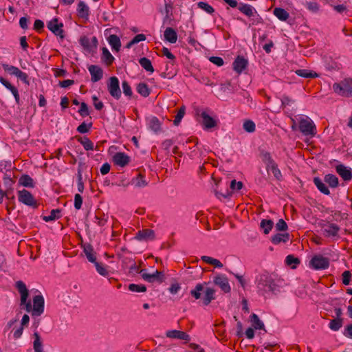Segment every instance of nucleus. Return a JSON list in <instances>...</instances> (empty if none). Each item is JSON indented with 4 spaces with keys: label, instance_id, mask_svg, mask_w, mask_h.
Wrapping results in <instances>:
<instances>
[{
    "label": "nucleus",
    "instance_id": "obj_54",
    "mask_svg": "<svg viewBox=\"0 0 352 352\" xmlns=\"http://www.w3.org/2000/svg\"><path fill=\"white\" fill-rule=\"evenodd\" d=\"M98 273L103 276H107L109 275L108 270L103 266L101 263L96 262L94 263Z\"/></svg>",
    "mask_w": 352,
    "mask_h": 352
},
{
    "label": "nucleus",
    "instance_id": "obj_37",
    "mask_svg": "<svg viewBox=\"0 0 352 352\" xmlns=\"http://www.w3.org/2000/svg\"><path fill=\"white\" fill-rule=\"evenodd\" d=\"M238 9L244 14L248 16H252L254 15V8L250 4L240 3Z\"/></svg>",
    "mask_w": 352,
    "mask_h": 352
},
{
    "label": "nucleus",
    "instance_id": "obj_48",
    "mask_svg": "<svg viewBox=\"0 0 352 352\" xmlns=\"http://www.w3.org/2000/svg\"><path fill=\"white\" fill-rule=\"evenodd\" d=\"M197 7L210 14H212L214 12V9L206 2H198Z\"/></svg>",
    "mask_w": 352,
    "mask_h": 352
},
{
    "label": "nucleus",
    "instance_id": "obj_50",
    "mask_svg": "<svg viewBox=\"0 0 352 352\" xmlns=\"http://www.w3.org/2000/svg\"><path fill=\"white\" fill-rule=\"evenodd\" d=\"M285 263L287 265L291 266L292 269H295L296 267V265L300 263V260L294 256L290 254L286 257Z\"/></svg>",
    "mask_w": 352,
    "mask_h": 352
},
{
    "label": "nucleus",
    "instance_id": "obj_10",
    "mask_svg": "<svg viewBox=\"0 0 352 352\" xmlns=\"http://www.w3.org/2000/svg\"><path fill=\"white\" fill-rule=\"evenodd\" d=\"M79 41L83 49L88 52H93L97 48L98 39L96 36H93L90 41L89 38L84 36L80 37Z\"/></svg>",
    "mask_w": 352,
    "mask_h": 352
},
{
    "label": "nucleus",
    "instance_id": "obj_34",
    "mask_svg": "<svg viewBox=\"0 0 352 352\" xmlns=\"http://www.w3.org/2000/svg\"><path fill=\"white\" fill-rule=\"evenodd\" d=\"M34 341L33 342V348L34 352H44L43 348V343L41 339V336L37 331H35L33 334Z\"/></svg>",
    "mask_w": 352,
    "mask_h": 352
},
{
    "label": "nucleus",
    "instance_id": "obj_8",
    "mask_svg": "<svg viewBox=\"0 0 352 352\" xmlns=\"http://www.w3.org/2000/svg\"><path fill=\"white\" fill-rule=\"evenodd\" d=\"M107 89L109 94L116 100L121 98L122 92L120 88L119 80L116 76L110 77L107 83Z\"/></svg>",
    "mask_w": 352,
    "mask_h": 352
},
{
    "label": "nucleus",
    "instance_id": "obj_25",
    "mask_svg": "<svg viewBox=\"0 0 352 352\" xmlns=\"http://www.w3.org/2000/svg\"><path fill=\"white\" fill-rule=\"evenodd\" d=\"M148 129L153 131L155 133H158L162 131V123L155 116H153L148 120Z\"/></svg>",
    "mask_w": 352,
    "mask_h": 352
},
{
    "label": "nucleus",
    "instance_id": "obj_44",
    "mask_svg": "<svg viewBox=\"0 0 352 352\" xmlns=\"http://www.w3.org/2000/svg\"><path fill=\"white\" fill-rule=\"evenodd\" d=\"M260 226L263 229L264 234H267L272 229L274 222L270 219H263Z\"/></svg>",
    "mask_w": 352,
    "mask_h": 352
},
{
    "label": "nucleus",
    "instance_id": "obj_51",
    "mask_svg": "<svg viewBox=\"0 0 352 352\" xmlns=\"http://www.w3.org/2000/svg\"><path fill=\"white\" fill-rule=\"evenodd\" d=\"M1 66L5 70V72H8L10 75L16 76L19 69L15 66L10 65L6 63H1Z\"/></svg>",
    "mask_w": 352,
    "mask_h": 352
},
{
    "label": "nucleus",
    "instance_id": "obj_28",
    "mask_svg": "<svg viewBox=\"0 0 352 352\" xmlns=\"http://www.w3.org/2000/svg\"><path fill=\"white\" fill-rule=\"evenodd\" d=\"M78 16L80 18L87 19L89 15V8L84 1H80L77 7Z\"/></svg>",
    "mask_w": 352,
    "mask_h": 352
},
{
    "label": "nucleus",
    "instance_id": "obj_40",
    "mask_svg": "<svg viewBox=\"0 0 352 352\" xmlns=\"http://www.w3.org/2000/svg\"><path fill=\"white\" fill-rule=\"evenodd\" d=\"M139 63L146 72L151 73L154 72L151 61L148 58L146 57L141 58L139 59Z\"/></svg>",
    "mask_w": 352,
    "mask_h": 352
},
{
    "label": "nucleus",
    "instance_id": "obj_47",
    "mask_svg": "<svg viewBox=\"0 0 352 352\" xmlns=\"http://www.w3.org/2000/svg\"><path fill=\"white\" fill-rule=\"evenodd\" d=\"M19 184L27 188H33L34 186L32 177H19Z\"/></svg>",
    "mask_w": 352,
    "mask_h": 352
},
{
    "label": "nucleus",
    "instance_id": "obj_61",
    "mask_svg": "<svg viewBox=\"0 0 352 352\" xmlns=\"http://www.w3.org/2000/svg\"><path fill=\"white\" fill-rule=\"evenodd\" d=\"M93 104L96 110H101L104 107V104L102 101L99 100L96 96H92Z\"/></svg>",
    "mask_w": 352,
    "mask_h": 352
},
{
    "label": "nucleus",
    "instance_id": "obj_58",
    "mask_svg": "<svg viewBox=\"0 0 352 352\" xmlns=\"http://www.w3.org/2000/svg\"><path fill=\"white\" fill-rule=\"evenodd\" d=\"M299 129L304 135H308V121L307 120L302 119L300 121Z\"/></svg>",
    "mask_w": 352,
    "mask_h": 352
},
{
    "label": "nucleus",
    "instance_id": "obj_31",
    "mask_svg": "<svg viewBox=\"0 0 352 352\" xmlns=\"http://www.w3.org/2000/svg\"><path fill=\"white\" fill-rule=\"evenodd\" d=\"M314 182L317 188L324 195H329L330 191L328 186L326 185L327 183L323 182L320 177H314Z\"/></svg>",
    "mask_w": 352,
    "mask_h": 352
},
{
    "label": "nucleus",
    "instance_id": "obj_16",
    "mask_svg": "<svg viewBox=\"0 0 352 352\" xmlns=\"http://www.w3.org/2000/svg\"><path fill=\"white\" fill-rule=\"evenodd\" d=\"M248 61L242 56H237L232 63L233 69L237 73L241 74L247 68Z\"/></svg>",
    "mask_w": 352,
    "mask_h": 352
},
{
    "label": "nucleus",
    "instance_id": "obj_14",
    "mask_svg": "<svg viewBox=\"0 0 352 352\" xmlns=\"http://www.w3.org/2000/svg\"><path fill=\"white\" fill-rule=\"evenodd\" d=\"M197 143L198 142L197 138H190L184 144V149L187 152V154L190 156V158H194L197 155V152L196 150Z\"/></svg>",
    "mask_w": 352,
    "mask_h": 352
},
{
    "label": "nucleus",
    "instance_id": "obj_46",
    "mask_svg": "<svg viewBox=\"0 0 352 352\" xmlns=\"http://www.w3.org/2000/svg\"><path fill=\"white\" fill-rule=\"evenodd\" d=\"M185 112H186V107H185V106L183 105L179 108V109L177 111V113L175 116V120H173V124L175 126H178L180 124L182 118H184V116L185 115Z\"/></svg>",
    "mask_w": 352,
    "mask_h": 352
},
{
    "label": "nucleus",
    "instance_id": "obj_49",
    "mask_svg": "<svg viewBox=\"0 0 352 352\" xmlns=\"http://www.w3.org/2000/svg\"><path fill=\"white\" fill-rule=\"evenodd\" d=\"M122 87L124 94L129 98H131L133 94L129 83L126 80H124L122 82Z\"/></svg>",
    "mask_w": 352,
    "mask_h": 352
},
{
    "label": "nucleus",
    "instance_id": "obj_9",
    "mask_svg": "<svg viewBox=\"0 0 352 352\" xmlns=\"http://www.w3.org/2000/svg\"><path fill=\"white\" fill-rule=\"evenodd\" d=\"M45 300L42 295L33 297L32 316H39L44 312Z\"/></svg>",
    "mask_w": 352,
    "mask_h": 352
},
{
    "label": "nucleus",
    "instance_id": "obj_20",
    "mask_svg": "<svg viewBox=\"0 0 352 352\" xmlns=\"http://www.w3.org/2000/svg\"><path fill=\"white\" fill-rule=\"evenodd\" d=\"M15 287L21 294V304L25 302L29 296V291L22 280L16 282Z\"/></svg>",
    "mask_w": 352,
    "mask_h": 352
},
{
    "label": "nucleus",
    "instance_id": "obj_5",
    "mask_svg": "<svg viewBox=\"0 0 352 352\" xmlns=\"http://www.w3.org/2000/svg\"><path fill=\"white\" fill-rule=\"evenodd\" d=\"M260 157L266 165V170L269 175H273V176H278L280 175V171L278 169L277 164L272 159L269 152L263 150L261 151L260 153Z\"/></svg>",
    "mask_w": 352,
    "mask_h": 352
},
{
    "label": "nucleus",
    "instance_id": "obj_21",
    "mask_svg": "<svg viewBox=\"0 0 352 352\" xmlns=\"http://www.w3.org/2000/svg\"><path fill=\"white\" fill-rule=\"evenodd\" d=\"M83 252L87 260L91 263L96 261V252L94 250L93 246L90 243H85L82 245Z\"/></svg>",
    "mask_w": 352,
    "mask_h": 352
},
{
    "label": "nucleus",
    "instance_id": "obj_4",
    "mask_svg": "<svg viewBox=\"0 0 352 352\" xmlns=\"http://www.w3.org/2000/svg\"><path fill=\"white\" fill-rule=\"evenodd\" d=\"M333 91L343 97H352V78H345L338 83L333 85Z\"/></svg>",
    "mask_w": 352,
    "mask_h": 352
},
{
    "label": "nucleus",
    "instance_id": "obj_36",
    "mask_svg": "<svg viewBox=\"0 0 352 352\" xmlns=\"http://www.w3.org/2000/svg\"><path fill=\"white\" fill-rule=\"evenodd\" d=\"M339 230V227L335 223L328 224L324 228V232L327 236H336Z\"/></svg>",
    "mask_w": 352,
    "mask_h": 352
},
{
    "label": "nucleus",
    "instance_id": "obj_29",
    "mask_svg": "<svg viewBox=\"0 0 352 352\" xmlns=\"http://www.w3.org/2000/svg\"><path fill=\"white\" fill-rule=\"evenodd\" d=\"M165 39L170 43H175L177 40V34L173 28H167L164 33Z\"/></svg>",
    "mask_w": 352,
    "mask_h": 352
},
{
    "label": "nucleus",
    "instance_id": "obj_6",
    "mask_svg": "<svg viewBox=\"0 0 352 352\" xmlns=\"http://www.w3.org/2000/svg\"><path fill=\"white\" fill-rule=\"evenodd\" d=\"M309 265L316 270H326L329 266V260L321 254H316L309 261Z\"/></svg>",
    "mask_w": 352,
    "mask_h": 352
},
{
    "label": "nucleus",
    "instance_id": "obj_64",
    "mask_svg": "<svg viewBox=\"0 0 352 352\" xmlns=\"http://www.w3.org/2000/svg\"><path fill=\"white\" fill-rule=\"evenodd\" d=\"M15 76H16L19 79H20L24 83L29 85L28 75L26 73H25L19 69V72H17V74Z\"/></svg>",
    "mask_w": 352,
    "mask_h": 352
},
{
    "label": "nucleus",
    "instance_id": "obj_24",
    "mask_svg": "<svg viewBox=\"0 0 352 352\" xmlns=\"http://www.w3.org/2000/svg\"><path fill=\"white\" fill-rule=\"evenodd\" d=\"M201 117L202 118V124L205 129H212L217 125L216 120L210 116L206 112L203 111L201 113Z\"/></svg>",
    "mask_w": 352,
    "mask_h": 352
},
{
    "label": "nucleus",
    "instance_id": "obj_12",
    "mask_svg": "<svg viewBox=\"0 0 352 352\" xmlns=\"http://www.w3.org/2000/svg\"><path fill=\"white\" fill-rule=\"evenodd\" d=\"M142 278L148 282L154 283L157 282L162 283L164 280V274L163 272L156 270L153 274H148L146 271L142 272Z\"/></svg>",
    "mask_w": 352,
    "mask_h": 352
},
{
    "label": "nucleus",
    "instance_id": "obj_23",
    "mask_svg": "<svg viewBox=\"0 0 352 352\" xmlns=\"http://www.w3.org/2000/svg\"><path fill=\"white\" fill-rule=\"evenodd\" d=\"M0 82L12 92L15 98L16 104H19L20 96L16 87L13 86L10 82L6 80L3 77H0Z\"/></svg>",
    "mask_w": 352,
    "mask_h": 352
},
{
    "label": "nucleus",
    "instance_id": "obj_30",
    "mask_svg": "<svg viewBox=\"0 0 352 352\" xmlns=\"http://www.w3.org/2000/svg\"><path fill=\"white\" fill-rule=\"evenodd\" d=\"M289 233H277L272 236L271 241L275 245H278L280 243H287L289 240Z\"/></svg>",
    "mask_w": 352,
    "mask_h": 352
},
{
    "label": "nucleus",
    "instance_id": "obj_53",
    "mask_svg": "<svg viewBox=\"0 0 352 352\" xmlns=\"http://www.w3.org/2000/svg\"><path fill=\"white\" fill-rule=\"evenodd\" d=\"M129 289L133 292H145L146 291V287L144 285L131 283L129 285Z\"/></svg>",
    "mask_w": 352,
    "mask_h": 352
},
{
    "label": "nucleus",
    "instance_id": "obj_62",
    "mask_svg": "<svg viewBox=\"0 0 352 352\" xmlns=\"http://www.w3.org/2000/svg\"><path fill=\"white\" fill-rule=\"evenodd\" d=\"M78 113L82 117L87 116L89 114L87 104L85 102L80 104V107L78 110Z\"/></svg>",
    "mask_w": 352,
    "mask_h": 352
},
{
    "label": "nucleus",
    "instance_id": "obj_18",
    "mask_svg": "<svg viewBox=\"0 0 352 352\" xmlns=\"http://www.w3.org/2000/svg\"><path fill=\"white\" fill-rule=\"evenodd\" d=\"M88 70L91 74V80L93 82L100 80L103 77L102 69L95 65H91L88 67Z\"/></svg>",
    "mask_w": 352,
    "mask_h": 352
},
{
    "label": "nucleus",
    "instance_id": "obj_13",
    "mask_svg": "<svg viewBox=\"0 0 352 352\" xmlns=\"http://www.w3.org/2000/svg\"><path fill=\"white\" fill-rule=\"evenodd\" d=\"M213 283L225 293H229L231 290L228 279L225 275L218 274L214 278Z\"/></svg>",
    "mask_w": 352,
    "mask_h": 352
},
{
    "label": "nucleus",
    "instance_id": "obj_22",
    "mask_svg": "<svg viewBox=\"0 0 352 352\" xmlns=\"http://www.w3.org/2000/svg\"><path fill=\"white\" fill-rule=\"evenodd\" d=\"M166 335L168 338H177L179 340H186L187 342L190 340V336L188 334H187L184 331L179 330L168 331Z\"/></svg>",
    "mask_w": 352,
    "mask_h": 352
},
{
    "label": "nucleus",
    "instance_id": "obj_42",
    "mask_svg": "<svg viewBox=\"0 0 352 352\" xmlns=\"http://www.w3.org/2000/svg\"><path fill=\"white\" fill-rule=\"evenodd\" d=\"M201 260L206 263L214 265L215 267L221 268L223 267V264L220 261L208 256H201Z\"/></svg>",
    "mask_w": 352,
    "mask_h": 352
},
{
    "label": "nucleus",
    "instance_id": "obj_19",
    "mask_svg": "<svg viewBox=\"0 0 352 352\" xmlns=\"http://www.w3.org/2000/svg\"><path fill=\"white\" fill-rule=\"evenodd\" d=\"M113 162L115 164L124 167L130 162V157L122 152H118L113 156Z\"/></svg>",
    "mask_w": 352,
    "mask_h": 352
},
{
    "label": "nucleus",
    "instance_id": "obj_32",
    "mask_svg": "<svg viewBox=\"0 0 352 352\" xmlns=\"http://www.w3.org/2000/svg\"><path fill=\"white\" fill-rule=\"evenodd\" d=\"M108 42L111 46L112 49L118 52L121 47V41L120 38L116 34H111L108 37Z\"/></svg>",
    "mask_w": 352,
    "mask_h": 352
},
{
    "label": "nucleus",
    "instance_id": "obj_63",
    "mask_svg": "<svg viewBox=\"0 0 352 352\" xmlns=\"http://www.w3.org/2000/svg\"><path fill=\"white\" fill-rule=\"evenodd\" d=\"M82 204V197L80 194H76L74 196V207L76 210H80Z\"/></svg>",
    "mask_w": 352,
    "mask_h": 352
},
{
    "label": "nucleus",
    "instance_id": "obj_3",
    "mask_svg": "<svg viewBox=\"0 0 352 352\" xmlns=\"http://www.w3.org/2000/svg\"><path fill=\"white\" fill-rule=\"evenodd\" d=\"M243 183L242 182H237L236 179H232L230 184L226 182L224 185L225 192H219L215 190V197L221 200V198L230 199L234 194L238 193L243 188Z\"/></svg>",
    "mask_w": 352,
    "mask_h": 352
},
{
    "label": "nucleus",
    "instance_id": "obj_39",
    "mask_svg": "<svg viewBox=\"0 0 352 352\" xmlns=\"http://www.w3.org/2000/svg\"><path fill=\"white\" fill-rule=\"evenodd\" d=\"M137 91L143 97H148L151 94V89L144 82H140L137 85Z\"/></svg>",
    "mask_w": 352,
    "mask_h": 352
},
{
    "label": "nucleus",
    "instance_id": "obj_60",
    "mask_svg": "<svg viewBox=\"0 0 352 352\" xmlns=\"http://www.w3.org/2000/svg\"><path fill=\"white\" fill-rule=\"evenodd\" d=\"M287 228V224L283 219H280L276 224V229L278 231H285Z\"/></svg>",
    "mask_w": 352,
    "mask_h": 352
},
{
    "label": "nucleus",
    "instance_id": "obj_55",
    "mask_svg": "<svg viewBox=\"0 0 352 352\" xmlns=\"http://www.w3.org/2000/svg\"><path fill=\"white\" fill-rule=\"evenodd\" d=\"M146 270H140L139 266L136 265V263L134 262L129 267V274L131 276H135L137 274H140L141 276L142 275V272H144Z\"/></svg>",
    "mask_w": 352,
    "mask_h": 352
},
{
    "label": "nucleus",
    "instance_id": "obj_27",
    "mask_svg": "<svg viewBox=\"0 0 352 352\" xmlns=\"http://www.w3.org/2000/svg\"><path fill=\"white\" fill-rule=\"evenodd\" d=\"M75 138L77 140L78 142H80L82 145L85 151H88L94 150V143L87 136L81 137L79 135H76L75 136Z\"/></svg>",
    "mask_w": 352,
    "mask_h": 352
},
{
    "label": "nucleus",
    "instance_id": "obj_1",
    "mask_svg": "<svg viewBox=\"0 0 352 352\" xmlns=\"http://www.w3.org/2000/svg\"><path fill=\"white\" fill-rule=\"evenodd\" d=\"M256 283L258 292H261L262 294L267 292L276 294L280 292L279 285L267 272L259 274L256 277Z\"/></svg>",
    "mask_w": 352,
    "mask_h": 352
},
{
    "label": "nucleus",
    "instance_id": "obj_33",
    "mask_svg": "<svg viewBox=\"0 0 352 352\" xmlns=\"http://www.w3.org/2000/svg\"><path fill=\"white\" fill-rule=\"evenodd\" d=\"M250 321L252 325L255 329H262L265 332L267 331L265 329L263 322L259 319L258 316L256 314H252L250 316Z\"/></svg>",
    "mask_w": 352,
    "mask_h": 352
},
{
    "label": "nucleus",
    "instance_id": "obj_2",
    "mask_svg": "<svg viewBox=\"0 0 352 352\" xmlns=\"http://www.w3.org/2000/svg\"><path fill=\"white\" fill-rule=\"evenodd\" d=\"M206 283H198L196 285L195 289L190 291V294L192 297H194L196 300L200 299L201 296L202 292L204 293V296L202 298V302L204 305H208L212 300L215 299L214 294L215 290L210 287H207L204 289V285H206Z\"/></svg>",
    "mask_w": 352,
    "mask_h": 352
},
{
    "label": "nucleus",
    "instance_id": "obj_38",
    "mask_svg": "<svg viewBox=\"0 0 352 352\" xmlns=\"http://www.w3.org/2000/svg\"><path fill=\"white\" fill-rule=\"evenodd\" d=\"M336 170L340 176H352V169L343 164L337 165Z\"/></svg>",
    "mask_w": 352,
    "mask_h": 352
},
{
    "label": "nucleus",
    "instance_id": "obj_26",
    "mask_svg": "<svg viewBox=\"0 0 352 352\" xmlns=\"http://www.w3.org/2000/svg\"><path fill=\"white\" fill-rule=\"evenodd\" d=\"M115 60V58L110 53L109 50L104 47L102 48V56L101 60L103 63H104L107 66H110L112 65Z\"/></svg>",
    "mask_w": 352,
    "mask_h": 352
},
{
    "label": "nucleus",
    "instance_id": "obj_7",
    "mask_svg": "<svg viewBox=\"0 0 352 352\" xmlns=\"http://www.w3.org/2000/svg\"><path fill=\"white\" fill-rule=\"evenodd\" d=\"M18 199L23 204L30 206L34 209L38 207V204L34 199V196L27 190L23 189L18 192Z\"/></svg>",
    "mask_w": 352,
    "mask_h": 352
},
{
    "label": "nucleus",
    "instance_id": "obj_59",
    "mask_svg": "<svg viewBox=\"0 0 352 352\" xmlns=\"http://www.w3.org/2000/svg\"><path fill=\"white\" fill-rule=\"evenodd\" d=\"M324 182L331 188L337 187L339 184L338 177H324Z\"/></svg>",
    "mask_w": 352,
    "mask_h": 352
},
{
    "label": "nucleus",
    "instance_id": "obj_57",
    "mask_svg": "<svg viewBox=\"0 0 352 352\" xmlns=\"http://www.w3.org/2000/svg\"><path fill=\"white\" fill-rule=\"evenodd\" d=\"M280 100L281 107L283 108H286L287 106H290L292 104L294 103V100H293L292 98L286 95H283Z\"/></svg>",
    "mask_w": 352,
    "mask_h": 352
},
{
    "label": "nucleus",
    "instance_id": "obj_11",
    "mask_svg": "<svg viewBox=\"0 0 352 352\" xmlns=\"http://www.w3.org/2000/svg\"><path fill=\"white\" fill-rule=\"evenodd\" d=\"M47 28L52 31L55 35L58 36L61 39L65 38L64 30H63V24L58 23V19L54 18L47 24Z\"/></svg>",
    "mask_w": 352,
    "mask_h": 352
},
{
    "label": "nucleus",
    "instance_id": "obj_52",
    "mask_svg": "<svg viewBox=\"0 0 352 352\" xmlns=\"http://www.w3.org/2000/svg\"><path fill=\"white\" fill-rule=\"evenodd\" d=\"M243 128L248 133H253L255 131L256 126L253 121L247 120L243 122Z\"/></svg>",
    "mask_w": 352,
    "mask_h": 352
},
{
    "label": "nucleus",
    "instance_id": "obj_45",
    "mask_svg": "<svg viewBox=\"0 0 352 352\" xmlns=\"http://www.w3.org/2000/svg\"><path fill=\"white\" fill-rule=\"evenodd\" d=\"M342 318H336L331 320L329 324V327L335 331H338L342 326Z\"/></svg>",
    "mask_w": 352,
    "mask_h": 352
},
{
    "label": "nucleus",
    "instance_id": "obj_15",
    "mask_svg": "<svg viewBox=\"0 0 352 352\" xmlns=\"http://www.w3.org/2000/svg\"><path fill=\"white\" fill-rule=\"evenodd\" d=\"M121 184L123 187H126L129 185L133 186L134 188H142L147 186L149 181H146L145 177H130L129 180H124Z\"/></svg>",
    "mask_w": 352,
    "mask_h": 352
},
{
    "label": "nucleus",
    "instance_id": "obj_56",
    "mask_svg": "<svg viewBox=\"0 0 352 352\" xmlns=\"http://www.w3.org/2000/svg\"><path fill=\"white\" fill-rule=\"evenodd\" d=\"M92 126V123L90 122L89 124H87L85 122L80 124L76 129V131L80 133H86Z\"/></svg>",
    "mask_w": 352,
    "mask_h": 352
},
{
    "label": "nucleus",
    "instance_id": "obj_41",
    "mask_svg": "<svg viewBox=\"0 0 352 352\" xmlns=\"http://www.w3.org/2000/svg\"><path fill=\"white\" fill-rule=\"evenodd\" d=\"M211 179L214 184V187L213 188V192L214 194L216 190L219 192H225L224 185L226 182H223L221 177H211Z\"/></svg>",
    "mask_w": 352,
    "mask_h": 352
},
{
    "label": "nucleus",
    "instance_id": "obj_35",
    "mask_svg": "<svg viewBox=\"0 0 352 352\" xmlns=\"http://www.w3.org/2000/svg\"><path fill=\"white\" fill-rule=\"evenodd\" d=\"M273 14L280 21H285L288 19L289 14L283 8H275L273 11Z\"/></svg>",
    "mask_w": 352,
    "mask_h": 352
},
{
    "label": "nucleus",
    "instance_id": "obj_17",
    "mask_svg": "<svg viewBox=\"0 0 352 352\" xmlns=\"http://www.w3.org/2000/svg\"><path fill=\"white\" fill-rule=\"evenodd\" d=\"M135 238L138 241H152L155 239V234L151 229H142L136 233Z\"/></svg>",
    "mask_w": 352,
    "mask_h": 352
},
{
    "label": "nucleus",
    "instance_id": "obj_43",
    "mask_svg": "<svg viewBox=\"0 0 352 352\" xmlns=\"http://www.w3.org/2000/svg\"><path fill=\"white\" fill-rule=\"evenodd\" d=\"M60 212H61V210L60 209L52 210L50 212V214L49 216L43 217V219L45 222H49V221H54L55 219H58L60 217Z\"/></svg>",
    "mask_w": 352,
    "mask_h": 352
}]
</instances>
